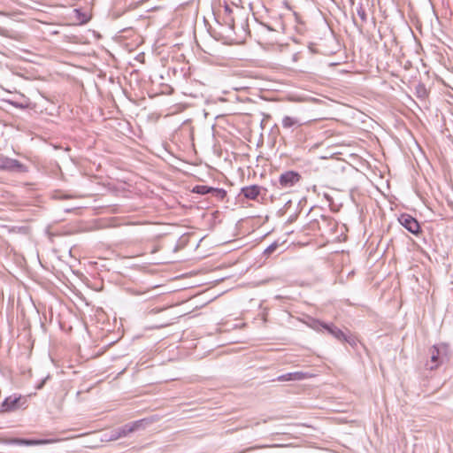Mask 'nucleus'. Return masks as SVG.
Returning <instances> with one entry per match:
<instances>
[{
  "mask_svg": "<svg viewBox=\"0 0 453 453\" xmlns=\"http://www.w3.org/2000/svg\"><path fill=\"white\" fill-rule=\"evenodd\" d=\"M399 221L411 234H417L420 232V226L416 219L408 214H403Z\"/></svg>",
  "mask_w": 453,
  "mask_h": 453,
  "instance_id": "nucleus-1",
  "label": "nucleus"
},
{
  "mask_svg": "<svg viewBox=\"0 0 453 453\" xmlns=\"http://www.w3.org/2000/svg\"><path fill=\"white\" fill-rule=\"evenodd\" d=\"M300 180V175L294 171H288L280 176V184L282 188H290Z\"/></svg>",
  "mask_w": 453,
  "mask_h": 453,
  "instance_id": "nucleus-2",
  "label": "nucleus"
},
{
  "mask_svg": "<svg viewBox=\"0 0 453 453\" xmlns=\"http://www.w3.org/2000/svg\"><path fill=\"white\" fill-rule=\"evenodd\" d=\"M447 349L448 347L445 344L434 346L431 349V361L434 363L431 368H435L439 365V364L441 362V353L443 352L444 354H446Z\"/></svg>",
  "mask_w": 453,
  "mask_h": 453,
  "instance_id": "nucleus-3",
  "label": "nucleus"
},
{
  "mask_svg": "<svg viewBox=\"0 0 453 453\" xmlns=\"http://www.w3.org/2000/svg\"><path fill=\"white\" fill-rule=\"evenodd\" d=\"M320 327L326 329L330 334H332L338 340H345L346 339L344 334L340 329H338L336 327H334L332 326H328L326 324H322V323H316V325L314 326V328H316L317 330H320Z\"/></svg>",
  "mask_w": 453,
  "mask_h": 453,
  "instance_id": "nucleus-4",
  "label": "nucleus"
},
{
  "mask_svg": "<svg viewBox=\"0 0 453 453\" xmlns=\"http://www.w3.org/2000/svg\"><path fill=\"white\" fill-rule=\"evenodd\" d=\"M19 401V398L16 396L7 397L2 403V410L4 411H11L15 410L18 406Z\"/></svg>",
  "mask_w": 453,
  "mask_h": 453,
  "instance_id": "nucleus-5",
  "label": "nucleus"
},
{
  "mask_svg": "<svg viewBox=\"0 0 453 453\" xmlns=\"http://www.w3.org/2000/svg\"><path fill=\"white\" fill-rule=\"evenodd\" d=\"M245 197L250 199H255L259 194V188L257 186H250L242 189Z\"/></svg>",
  "mask_w": 453,
  "mask_h": 453,
  "instance_id": "nucleus-6",
  "label": "nucleus"
},
{
  "mask_svg": "<svg viewBox=\"0 0 453 453\" xmlns=\"http://www.w3.org/2000/svg\"><path fill=\"white\" fill-rule=\"evenodd\" d=\"M142 420L136 421L131 425L126 426L120 432L119 436H126L129 433H132L133 431L138 429L140 426H142Z\"/></svg>",
  "mask_w": 453,
  "mask_h": 453,
  "instance_id": "nucleus-7",
  "label": "nucleus"
},
{
  "mask_svg": "<svg viewBox=\"0 0 453 453\" xmlns=\"http://www.w3.org/2000/svg\"><path fill=\"white\" fill-rule=\"evenodd\" d=\"M300 125H301L300 121L295 117L285 116L282 119V126L285 128H291V127H294L296 126H300Z\"/></svg>",
  "mask_w": 453,
  "mask_h": 453,
  "instance_id": "nucleus-8",
  "label": "nucleus"
},
{
  "mask_svg": "<svg viewBox=\"0 0 453 453\" xmlns=\"http://www.w3.org/2000/svg\"><path fill=\"white\" fill-rule=\"evenodd\" d=\"M16 443L20 445H27V446H32V445H42L51 442L50 440H17L15 441Z\"/></svg>",
  "mask_w": 453,
  "mask_h": 453,
  "instance_id": "nucleus-9",
  "label": "nucleus"
},
{
  "mask_svg": "<svg viewBox=\"0 0 453 453\" xmlns=\"http://www.w3.org/2000/svg\"><path fill=\"white\" fill-rule=\"evenodd\" d=\"M211 190V188H209V187H207V186H204V185L196 186V187L193 188V192L197 193V194H202V195L207 194V193H209Z\"/></svg>",
  "mask_w": 453,
  "mask_h": 453,
  "instance_id": "nucleus-10",
  "label": "nucleus"
},
{
  "mask_svg": "<svg viewBox=\"0 0 453 453\" xmlns=\"http://www.w3.org/2000/svg\"><path fill=\"white\" fill-rule=\"evenodd\" d=\"M276 246H277L276 244H272V245H270V246L265 250V252H266V253H270V252H272L273 250H275Z\"/></svg>",
  "mask_w": 453,
  "mask_h": 453,
  "instance_id": "nucleus-11",
  "label": "nucleus"
},
{
  "mask_svg": "<svg viewBox=\"0 0 453 453\" xmlns=\"http://www.w3.org/2000/svg\"><path fill=\"white\" fill-rule=\"evenodd\" d=\"M87 20H88V18H86L85 16H83L82 19H79L80 23H85V22H87Z\"/></svg>",
  "mask_w": 453,
  "mask_h": 453,
  "instance_id": "nucleus-12",
  "label": "nucleus"
},
{
  "mask_svg": "<svg viewBox=\"0 0 453 453\" xmlns=\"http://www.w3.org/2000/svg\"><path fill=\"white\" fill-rule=\"evenodd\" d=\"M301 378H303L301 374H299V373L295 374V379H301Z\"/></svg>",
  "mask_w": 453,
  "mask_h": 453,
  "instance_id": "nucleus-13",
  "label": "nucleus"
},
{
  "mask_svg": "<svg viewBox=\"0 0 453 453\" xmlns=\"http://www.w3.org/2000/svg\"><path fill=\"white\" fill-rule=\"evenodd\" d=\"M219 193L221 196H225V191H223V190H219Z\"/></svg>",
  "mask_w": 453,
  "mask_h": 453,
  "instance_id": "nucleus-14",
  "label": "nucleus"
},
{
  "mask_svg": "<svg viewBox=\"0 0 453 453\" xmlns=\"http://www.w3.org/2000/svg\"><path fill=\"white\" fill-rule=\"evenodd\" d=\"M74 12H75V14H76L77 16H80V15H81V13H80V12H79V11L75 10Z\"/></svg>",
  "mask_w": 453,
  "mask_h": 453,
  "instance_id": "nucleus-15",
  "label": "nucleus"
}]
</instances>
